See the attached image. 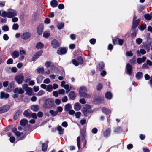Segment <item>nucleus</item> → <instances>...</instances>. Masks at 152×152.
I'll return each instance as SVG.
<instances>
[{"label":"nucleus","mask_w":152,"mask_h":152,"mask_svg":"<svg viewBox=\"0 0 152 152\" xmlns=\"http://www.w3.org/2000/svg\"><path fill=\"white\" fill-rule=\"evenodd\" d=\"M17 130L16 128H14L12 129V132L15 133V135L17 137V139L21 140L24 139L26 136L25 134L17 131Z\"/></svg>","instance_id":"obj_1"},{"label":"nucleus","mask_w":152,"mask_h":152,"mask_svg":"<svg viewBox=\"0 0 152 152\" xmlns=\"http://www.w3.org/2000/svg\"><path fill=\"white\" fill-rule=\"evenodd\" d=\"M54 105L53 100L50 98L46 99L43 105L44 108L47 109L53 107Z\"/></svg>","instance_id":"obj_2"},{"label":"nucleus","mask_w":152,"mask_h":152,"mask_svg":"<svg viewBox=\"0 0 152 152\" xmlns=\"http://www.w3.org/2000/svg\"><path fill=\"white\" fill-rule=\"evenodd\" d=\"M8 18H12L17 16V14L16 10L9 8L8 9Z\"/></svg>","instance_id":"obj_3"},{"label":"nucleus","mask_w":152,"mask_h":152,"mask_svg":"<svg viewBox=\"0 0 152 152\" xmlns=\"http://www.w3.org/2000/svg\"><path fill=\"white\" fill-rule=\"evenodd\" d=\"M24 78L23 75L21 74L15 77V79L18 84H20L23 81Z\"/></svg>","instance_id":"obj_4"},{"label":"nucleus","mask_w":152,"mask_h":152,"mask_svg":"<svg viewBox=\"0 0 152 152\" xmlns=\"http://www.w3.org/2000/svg\"><path fill=\"white\" fill-rule=\"evenodd\" d=\"M31 36V34L29 32H25L21 34V38L24 40H27L29 39Z\"/></svg>","instance_id":"obj_5"},{"label":"nucleus","mask_w":152,"mask_h":152,"mask_svg":"<svg viewBox=\"0 0 152 152\" xmlns=\"http://www.w3.org/2000/svg\"><path fill=\"white\" fill-rule=\"evenodd\" d=\"M137 18V17L134 15L132 21V27L134 28H136L137 26L139 23L140 21V19L136 20Z\"/></svg>","instance_id":"obj_6"},{"label":"nucleus","mask_w":152,"mask_h":152,"mask_svg":"<svg viewBox=\"0 0 152 152\" xmlns=\"http://www.w3.org/2000/svg\"><path fill=\"white\" fill-rule=\"evenodd\" d=\"M87 91V90L85 87L84 86L81 87L80 88L79 91L80 96L81 97Z\"/></svg>","instance_id":"obj_7"},{"label":"nucleus","mask_w":152,"mask_h":152,"mask_svg":"<svg viewBox=\"0 0 152 152\" xmlns=\"http://www.w3.org/2000/svg\"><path fill=\"white\" fill-rule=\"evenodd\" d=\"M124 42L123 39L117 38L113 40V42L114 44H118L120 45H122Z\"/></svg>","instance_id":"obj_8"},{"label":"nucleus","mask_w":152,"mask_h":152,"mask_svg":"<svg viewBox=\"0 0 152 152\" xmlns=\"http://www.w3.org/2000/svg\"><path fill=\"white\" fill-rule=\"evenodd\" d=\"M43 53L42 50H40L37 53L34 55L33 56L32 58V61H35Z\"/></svg>","instance_id":"obj_9"},{"label":"nucleus","mask_w":152,"mask_h":152,"mask_svg":"<svg viewBox=\"0 0 152 152\" xmlns=\"http://www.w3.org/2000/svg\"><path fill=\"white\" fill-rule=\"evenodd\" d=\"M10 107V106L8 105H6L0 107V113L7 112L9 110Z\"/></svg>","instance_id":"obj_10"},{"label":"nucleus","mask_w":152,"mask_h":152,"mask_svg":"<svg viewBox=\"0 0 152 152\" xmlns=\"http://www.w3.org/2000/svg\"><path fill=\"white\" fill-rule=\"evenodd\" d=\"M44 25L42 24H39L37 28V32L39 35L42 34L43 30Z\"/></svg>","instance_id":"obj_11"},{"label":"nucleus","mask_w":152,"mask_h":152,"mask_svg":"<svg viewBox=\"0 0 152 152\" xmlns=\"http://www.w3.org/2000/svg\"><path fill=\"white\" fill-rule=\"evenodd\" d=\"M51 45L53 48H56L59 46V44L58 42L56 39H53L52 41Z\"/></svg>","instance_id":"obj_12"},{"label":"nucleus","mask_w":152,"mask_h":152,"mask_svg":"<svg viewBox=\"0 0 152 152\" xmlns=\"http://www.w3.org/2000/svg\"><path fill=\"white\" fill-rule=\"evenodd\" d=\"M126 69L127 73L129 75H131L132 69V66L129 64H127L126 66Z\"/></svg>","instance_id":"obj_13"},{"label":"nucleus","mask_w":152,"mask_h":152,"mask_svg":"<svg viewBox=\"0 0 152 152\" xmlns=\"http://www.w3.org/2000/svg\"><path fill=\"white\" fill-rule=\"evenodd\" d=\"M14 92L15 93L21 94L24 93V91L21 88L17 87L14 90Z\"/></svg>","instance_id":"obj_14"},{"label":"nucleus","mask_w":152,"mask_h":152,"mask_svg":"<svg viewBox=\"0 0 152 152\" xmlns=\"http://www.w3.org/2000/svg\"><path fill=\"white\" fill-rule=\"evenodd\" d=\"M66 52V50L65 48H59L57 50V53L60 55L65 54Z\"/></svg>","instance_id":"obj_15"},{"label":"nucleus","mask_w":152,"mask_h":152,"mask_svg":"<svg viewBox=\"0 0 152 152\" xmlns=\"http://www.w3.org/2000/svg\"><path fill=\"white\" fill-rule=\"evenodd\" d=\"M57 130L58 131V133L60 135H61L63 134L64 129L61 126H57Z\"/></svg>","instance_id":"obj_16"},{"label":"nucleus","mask_w":152,"mask_h":152,"mask_svg":"<svg viewBox=\"0 0 152 152\" xmlns=\"http://www.w3.org/2000/svg\"><path fill=\"white\" fill-rule=\"evenodd\" d=\"M26 94L29 96L31 95L33 93L32 89L30 87H28L26 89Z\"/></svg>","instance_id":"obj_17"},{"label":"nucleus","mask_w":152,"mask_h":152,"mask_svg":"<svg viewBox=\"0 0 152 152\" xmlns=\"http://www.w3.org/2000/svg\"><path fill=\"white\" fill-rule=\"evenodd\" d=\"M10 96L9 94L5 93L3 92H1L0 94V98H4L7 99Z\"/></svg>","instance_id":"obj_18"},{"label":"nucleus","mask_w":152,"mask_h":152,"mask_svg":"<svg viewBox=\"0 0 152 152\" xmlns=\"http://www.w3.org/2000/svg\"><path fill=\"white\" fill-rule=\"evenodd\" d=\"M104 64L102 62H100L97 66V68L100 71H101L104 69Z\"/></svg>","instance_id":"obj_19"},{"label":"nucleus","mask_w":152,"mask_h":152,"mask_svg":"<svg viewBox=\"0 0 152 152\" xmlns=\"http://www.w3.org/2000/svg\"><path fill=\"white\" fill-rule=\"evenodd\" d=\"M111 132V129L110 128H108L104 132V137H107L110 135Z\"/></svg>","instance_id":"obj_20"},{"label":"nucleus","mask_w":152,"mask_h":152,"mask_svg":"<svg viewBox=\"0 0 152 152\" xmlns=\"http://www.w3.org/2000/svg\"><path fill=\"white\" fill-rule=\"evenodd\" d=\"M58 4V3L56 0H53L50 2L51 5L53 8L56 7Z\"/></svg>","instance_id":"obj_21"},{"label":"nucleus","mask_w":152,"mask_h":152,"mask_svg":"<svg viewBox=\"0 0 152 152\" xmlns=\"http://www.w3.org/2000/svg\"><path fill=\"white\" fill-rule=\"evenodd\" d=\"M146 59V57L144 56L142 57V58H139L137 59V62L139 64H140L144 62Z\"/></svg>","instance_id":"obj_22"},{"label":"nucleus","mask_w":152,"mask_h":152,"mask_svg":"<svg viewBox=\"0 0 152 152\" xmlns=\"http://www.w3.org/2000/svg\"><path fill=\"white\" fill-rule=\"evenodd\" d=\"M105 96L107 99L110 100L112 97V95L110 92H107L105 94Z\"/></svg>","instance_id":"obj_23"},{"label":"nucleus","mask_w":152,"mask_h":152,"mask_svg":"<svg viewBox=\"0 0 152 152\" xmlns=\"http://www.w3.org/2000/svg\"><path fill=\"white\" fill-rule=\"evenodd\" d=\"M81 108V106L79 105V104L78 103H76L74 105V108L76 111L80 110Z\"/></svg>","instance_id":"obj_24"},{"label":"nucleus","mask_w":152,"mask_h":152,"mask_svg":"<svg viewBox=\"0 0 152 152\" xmlns=\"http://www.w3.org/2000/svg\"><path fill=\"white\" fill-rule=\"evenodd\" d=\"M75 94L73 91H71L69 94V97L72 99L73 100L75 98Z\"/></svg>","instance_id":"obj_25"},{"label":"nucleus","mask_w":152,"mask_h":152,"mask_svg":"<svg viewBox=\"0 0 152 152\" xmlns=\"http://www.w3.org/2000/svg\"><path fill=\"white\" fill-rule=\"evenodd\" d=\"M90 106H88L87 107H84L83 111V113L85 115H86L89 111Z\"/></svg>","instance_id":"obj_26"},{"label":"nucleus","mask_w":152,"mask_h":152,"mask_svg":"<svg viewBox=\"0 0 152 152\" xmlns=\"http://www.w3.org/2000/svg\"><path fill=\"white\" fill-rule=\"evenodd\" d=\"M48 142H46L45 143H43L42 145V150L43 151H46L48 147Z\"/></svg>","instance_id":"obj_27"},{"label":"nucleus","mask_w":152,"mask_h":152,"mask_svg":"<svg viewBox=\"0 0 152 152\" xmlns=\"http://www.w3.org/2000/svg\"><path fill=\"white\" fill-rule=\"evenodd\" d=\"M49 113H50L51 115L53 116L54 117L56 115H57V114L58 113V111H54L53 110H51L49 111Z\"/></svg>","instance_id":"obj_28"},{"label":"nucleus","mask_w":152,"mask_h":152,"mask_svg":"<svg viewBox=\"0 0 152 152\" xmlns=\"http://www.w3.org/2000/svg\"><path fill=\"white\" fill-rule=\"evenodd\" d=\"M28 123V121L26 119H23L20 121V124L22 126H25Z\"/></svg>","instance_id":"obj_29"},{"label":"nucleus","mask_w":152,"mask_h":152,"mask_svg":"<svg viewBox=\"0 0 152 152\" xmlns=\"http://www.w3.org/2000/svg\"><path fill=\"white\" fill-rule=\"evenodd\" d=\"M146 51L143 49H140V50H138L137 51V55L139 56L140 55V53H141L142 55H144L145 54Z\"/></svg>","instance_id":"obj_30"},{"label":"nucleus","mask_w":152,"mask_h":152,"mask_svg":"<svg viewBox=\"0 0 152 152\" xmlns=\"http://www.w3.org/2000/svg\"><path fill=\"white\" fill-rule=\"evenodd\" d=\"M19 55V53L18 51H14L12 53V56L14 58H17Z\"/></svg>","instance_id":"obj_31"},{"label":"nucleus","mask_w":152,"mask_h":152,"mask_svg":"<svg viewBox=\"0 0 152 152\" xmlns=\"http://www.w3.org/2000/svg\"><path fill=\"white\" fill-rule=\"evenodd\" d=\"M22 112L20 111H18L15 115L14 116V118L15 119H17L19 117L21 113Z\"/></svg>","instance_id":"obj_32"},{"label":"nucleus","mask_w":152,"mask_h":152,"mask_svg":"<svg viewBox=\"0 0 152 152\" xmlns=\"http://www.w3.org/2000/svg\"><path fill=\"white\" fill-rule=\"evenodd\" d=\"M102 111L103 112L107 115L110 113L111 112L110 110L105 108H102Z\"/></svg>","instance_id":"obj_33"},{"label":"nucleus","mask_w":152,"mask_h":152,"mask_svg":"<svg viewBox=\"0 0 152 152\" xmlns=\"http://www.w3.org/2000/svg\"><path fill=\"white\" fill-rule=\"evenodd\" d=\"M50 33L48 31H46L43 33V36L45 38H48L50 36Z\"/></svg>","instance_id":"obj_34"},{"label":"nucleus","mask_w":152,"mask_h":152,"mask_svg":"<svg viewBox=\"0 0 152 152\" xmlns=\"http://www.w3.org/2000/svg\"><path fill=\"white\" fill-rule=\"evenodd\" d=\"M1 16L4 18L8 17V10L7 11H3L1 14Z\"/></svg>","instance_id":"obj_35"},{"label":"nucleus","mask_w":152,"mask_h":152,"mask_svg":"<svg viewBox=\"0 0 152 152\" xmlns=\"http://www.w3.org/2000/svg\"><path fill=\"white\" fill-rule=\"evenodd\" d=\"M38 107L37 105H33L31 106V108L33 111H37L39 110Z\"/></svg>","instance_id":"obj_36"},{"label":"nucleus","mask_w":152,"mask_h":152,"mask_svg":"<svg viewBox=\"0 0 152 152\" xmlns=\"http://www.w3.org/2000/svg\"><path fill=\"white\" fill-rule=\"evenodd\" d=\"M53 86L52 85L49 84L47 86L46 90L48 92H51L53 90Z\"/></svg>","instance_id":"obj_37"},{"label":"nucleus","mask_w":152,"mask_h":152,"mask_svg":"<svg viewBox=\"0 0 152 152\" xmlns=\"http://www.w3.org/2000/svg\"><path fill=\"white\" fill-rule=\"evenodd\" d=\"M71 108V105L69 104H66L65 106L64 110L65 111H69Z\"/></svg>","instance_id":"obj_38"},{"label":"nucleus","mask_w":152,"mask_h":152,"mask_svg":"<svg viewBox=\"0 0 152 152\" xmlns=\"http://www.w3.org/2000/svg\"><path fill=\"white\" fill-rule=\"evenodd\" d=\"M69 87V86L68 84H66L63 87L66 90V92L67 94L68 93L70 90Z\"/></svg>","instance_id":"obj_39"},{"label":"nucleus","mask_w":152,"mask_h":152,"mask_svg":"<svg viewBox=\"0 0 152 152\" xmlns=\"http://www.w3.org/2000/svg\"><path fill=\"white\" fill-rule=\"evenodd\" d=\"M24 115L26 117L31 118V113H29L27 110H25L23 113Z\"/></svg>","instance_id":"obj_40"},{"label":"nucleus","mask_w":152,"mask_h":152,"mask_svg":"<svg viewBox=\"0 0 152 152\" xmlns=\"http://www.w3.org/2000/svg\"><path fill=\"white\" fill-rule=\"evenodd\" d=\"M77 145L78 147V148L79 149H80V138L79 137H78L77 139Z\"/></svg>","instance_id":"obj_41"},{"label":"nucleus","mask_w":152,"mask_h":152,"mask_svg":"<svg viewBox=\"0 0 152 152\" xmlns=\"http://www.w3.org/2000/svg\"><path fill=\"white\" fill-rule=\"evenodd\" d=\"M13 83H11L9 85L8 88L7 89V91H11L13 87Z\"/></svg>","instance_id":"obj_42"},{"label":"nucleus","mask_w":152,"mask_h":152,"mask_svg":"<svg viewBox=\"0 0 152 152\" xmlns=\"http://www.w3.org/2000/svg\"><path fill=\"white\" fill-rule=\"evenodd\" d=\"M44 46L43 44L41 42H39L36 45V48L37 49H41L43 48Z\"/></svg>","instance_id":"obj_43"},{"label":"nucleus","mask_w":152,"mask_h":152,"mask_svg":"<svg viewBox=\"0 0 152 152\" xmlns=\"http://www.w3.org/2000/svg\"><path fill=\"white\" fill-rule=\"evenodd\" d=\"M144 17L145 19L148 20H151L152 18V17L148 14L145 15Z\"/></svg>","instance_id":"obj_44"},{"label":"nucleus","mask_w":152,"mask_h":152,"mask_svg":"<svg viewBox=\"0 0 152 152\" xmlns=\"http://www.w3.org/2000/svg\"><path fill=\"white\" fill-rule=\"evenodd\" d=\"M142 77V74L141 72H138L136 75V78L137 79H140Z\"/></svg>","instance_id":"obj_45"},{"label":"nucleus","mask_w":152,"mask_h":152,"mask_svg":"<svg viewBox=\"0 0 152 152\" xmlns=\"http://www.w3.org/2000/svg\"><path fill=\"white\" fill-rule=\"evenodd\" d=\"M19 28V25L17 23H14L12 26V28L14 30H17Z\"/></svg>","instance_id":"obj_46"},{"label":"nucleus","mask_w":152,"mask_h":152,"mask_svg":"<svg viewBox=\"0 0 152 152\" xmlns=\"http://www.w3.org/2000/svg\"><path fill=\"white\" fill-rule=\"evenodd\" d=\"M44 94V91L42 90H40L37 93V95L38 96H39L43 95Z\"/></svg>","instance_id":"obj_47"},{"label":"nucleus","mask_w":152,"mask_h":152,"mask_svg":"<svg viewBox=\"0 0 152 152\" xmlns=\"http://www.w3.org/2000/svg\"><path fill=\"white\" fill-rule=\"evenodd\" d=\"M77 59L79 64H81L83 63V60L80 56H78L77 58Z\"/></svg>","instance_id":"obj_48"},{"label":"nucleus","mask_w":152,"mask_h":152,"mask_svg":"<svg viewBox=\"0 0 152 152\" xmlns=\"http://www.w3.org/2000/svg\"><path fill=\"white\" fill-rule=\"evenodd\" d=\"M64 26L63 23H61L58 24L57 25V27L59 29H61Z\"/></svg>","instance_id":"obj_49"},{"label":"nucleus","mask_w":152,"mask_h":152,"mask_svg":"<svg viewBox=\"0 0 152 152\" xmlns=\"http://www.w3.org/2000/svg\"><path fill=\"white\" fill-rule=\"evenodd\" d=\"M146 25L145 24H142L141 25L139 28V29L141 31H143L146 28Z\"/></svg>","instance_id":"obj_50"},{"label":"nucleus","mask_w":152,"mask_h":152,"mask_svg":"<svg viewBox=\"0 0 152 152\" xmlns=\"http://www.w3.org/2000/svg\"><path fill=\"white\" fill-rule=\"evenodd\" d=\"M37 71L39 73L43 74L44 72V70L43 68H41L38 69H37Z\"/></svg>","instance_id":"obj_51"},{"label":"nucleus","mask_w":152,"mask_h":152,"mask_svg":"<svg viewBox=\"0 0 152 152\" xmlns=\"http://www.w3.org/2000/svg\"><path fill=\"white\" fill-rule=\"evenodd\" d=\"M142 42V39L140 38H137L136 40V43L138 45L140 44Z\"/></svg>","instance_id":"obj_52"},{"label":"nucleus","mask_w":152,"mask_h":152,"mask_svg":"<svg viewBox=\"0 0 152 152\" xmlns=\"http://www.w3.org/2000/svg\"><path fill=\"white\" fill-rule=\"evenodd\" d=\"M2 29L5 31H7L9 30V27L7 25H4L2 27Z\"/></svg>","instance_id":"obj_53"},{"label":"nucleus","mask_w":152,"mask_h":152,"mask_svg":"<svg viewBox=\"0 0 152 152\" xmlns=\"http://www.w3.org/2000/svg\"><path fill=\"white\" fill-rule=\"evenodd\" d=\"M91 95L89 94H87L86 92L85 93L84 95L81 97H84L87 98H89L91 97Z\"/></svg>","instance_id":"obj_54"},{"label":"nucleus","mask_w":152,"mask_h":152,"mask_svg":"<svg viewBox=\"0 0 152 152\" xmlns=\"http://www.w3.org/2000/svg\"><path fill=\"white\" fill-rule=\"evenodd\" d=\"M81 113L80 112H76L75 114V115L76 118H79L80 116Z\"/></svg>","instance_id":"obj_55"},{"label":"nucleus","mask_w":152,"mask_h":152,"mask_svg":"<svg viewBox=\"0 0 152 152\" xmlns=\"http://www.w3.org/2000/svg\"><path fill=\"white\" fill-rule=\"evenodd\" d=\"M102 88V86L101 84H98L96 86V89L97 90L99 91L101 90Z\"/></svg>","instance_id":"obj_56"},{"label":"nucleus","mask_w":152,"mask_h":152,"mask_svg":"<svg viewBox=\"0 0 152 152\" xmlns=\"http://www.w3.org/2000/svg\"><path fill=\"white\" fill-rule=\"evenodd\" d=\"M3 38L4 39L5 41L8 40L9 37L7 34H4L3 36Z\"/></svg>","instance_id":"obj_57"},{"label":"nucleus","mask_w":152,"mask_h":152,"mask_svg":"<svg viewBox=\"0 0 152 152\" xmlns=\"http://www.w3.org/2000/svg\"><path fill=\"white\" fill-rule=\"evenodd\" d=\"M126 54L127 56H131L133 55V53L131 51L127 52Z\"/></svg>","instance_id":"obj_58"},{"label":"nucleus","mask_w":152,"mask_h":152,"mask_svg":"<svg viewBox=\"0 0 152 152\" xmlns=\"http://www.w3.org/2000/svg\"><path fill=\"white\" fill-rule=\"evenodd\" d=\"M72 62L73 64L75 66H77L79 65V63L77 62V61L75 59H73L72 60Z\"/></svg>","instance_id":"obj_59"},{"label":"nucleus","mask_w":152,"mask_h":152,"mask_svg":"<svg viewBox=\"0 0 152 152\" xmlns=\"http://www.w3.org/2000/svg\"><path fill=\"white\" fill-rule=\"evenodd\" d=\"M13 60L12 58L8 59L7 61V64H11L13 63Z\"/></svg>","instance_id":"obj_60"},{"label":"nucleus","mask_w":152,"mask_h":152,"mask_svg":"<svg viewBox=\"0 0 152 152\" xmlns=\"http://www.w3.org/2000/svg\"><path fill=\"white\" fill-rule=\"evenodd\" d=\"M61 125L64 127H66L68 126V124L67 122L64 121L61 124Z\"/></svg>","instance_id":"obj_61"},{"label":"nucleus","mask_w":152,"mask_h":152,"mask_svg":"<svg viewBox=\"0 0 152 152\" xmlns=\"http://www.w3.org/2000/svg\"><path fill=\"white\" fill-rule=\"evenodd\" d=\"M32 117L33 118L36 119L37 118V116L36 113H31V117Z\"/></svg>","instance_id":"obj_62"},{"label":"nucleus","mask_w":152,"mask_h":152,"mask_svg":"<svg viewBox=\"0 0 152 152\" xmlns=\"http://www.w3.org/2000/svg\"><path fill=\"white\" fill-rule=\"evenodd\" d=\"M50 82V80L49 78H46L44 80L43 83L46 84H48Z\"/></svg>","instance_id":"obj_63"},{"label":"nucleus","mask_w":152,"mask_h":152,"mask_svg":"<svg viewBox=\"0 0 152 152\" xmlns=\"http://www.w3.org/2000/svg\"><path fill=\"white\" fill-rule=\"evenodd\" d=\"M9 83L8 81H6L3 83V86L4 87H7L9 84Z\"/></svg>","instance_id":"obj_64"}]
</instances>
